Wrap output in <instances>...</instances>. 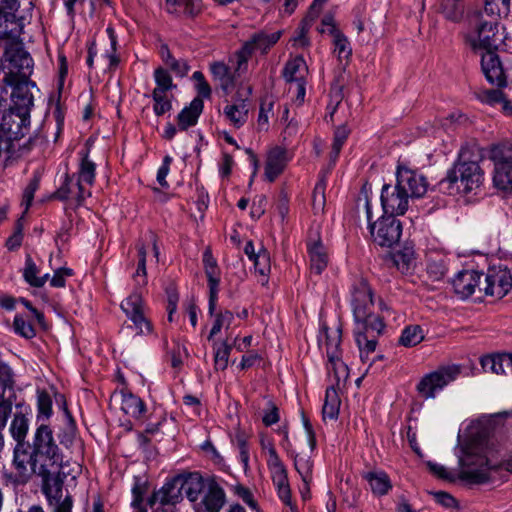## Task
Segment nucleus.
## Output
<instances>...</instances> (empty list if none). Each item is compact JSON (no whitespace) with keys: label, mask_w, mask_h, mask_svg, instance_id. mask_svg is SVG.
I'll return each instance as SVG.
<instances>
[{"label":"nucleus","mask_w":512,"mask_h":512,"mask_svg":"<svg viewBox=\"0 0 512 512\" xmlns=\"http://www.w3.org/2000/svg\"><path fill=\"white\" fill-rule=\"evenodd\" d=\"M461 374V366L457 364L439 366L436 370L425 374L416 385L419 396L425 400L434 399L438 392L455 381Z\"/></svg>","instance_id":"10"},{"label":"nucleus","mask_w":512,"mask_h":512,"mask_svg":"<svg viewBox=\"0 0 512 512\" xmlns=\"http://www.w3.org/2000/svg\"><path fill=\"white\" fill-rule=\"evenodd\" d=\"M307 251L310 258L311 272L320 275L326 269L329 261L326 247L320 238L309 239Z\"/></svg>","instance_id":"26"},{"label":"nucleus","mask_w":512,"mask_h":512,"mask_svg":"<svg viewBox=\"0 0 512 512\" xmlns=\"http://www.w3.org/2000/svg\"><path fill=\"white\" fill-rule=\"evenodd\" d=\"M16 398L15 392H12L7 397L0 395V431L2 432L7 425L9 417L13 414V406L17 403Z\"/></svg>","instance_id":"51"},{"label":"nucleus","mask_w":512,"mask_h":512,"mask_svg":"<svg viewBox=\"0 0 512 512\" xmlns=\"http://www.w3.org/2000/svg\"><path fill=\"white\" fill-rule=\"evenodd\" d=\"M274 98L271 95H265L261 98L259 114L257 119V128L260 131H268L269 119L273 116Z\"/></svg>","instance_id":"43"},{"label":"nucleus","mask_w":512,"mask_h":512,"mask_svg":"<svg viewBox=\"0 0 512 512\" xmlns=\"http://www.w3.org/2000/svg\"><path fill=\"white\" fill-rule=\"evenodd\" d=\"M280 420V413L279 408L277 405L271 401L268 400L267 407L264 410L263 416H262V422L266 427H270Z\"/></svg>","instance_id":"60"},{"label":"nucleus","mask_w":512,"mask_h":512,"mask_svg":"<svg viewBox=\"0 0 512 512\" xmlns=\"http://www.w3.org/2000/svg\"><path fill=\"white\" fill-rule=\"evenodd\" d=\"M3 57L9 64H29L33 61L19 36H12L5 40Z\"/></svg>","instance_id":"25"},{"label":"nucleus","mask_w":512,"mask_h":512,"mask_svg":"<svg viewBox=\"0 0 512 512\" xmlns=\"http://www.w3.org/2000/svg\"><path fill=\"white\" fill-rule=\"evenodd\" d=\"M138 263L136 271L133 273L132 278L135 282V286L145 287L148 283L147 270H146V256L147 250L146 245L142 240H139L136 244Z\"/></svg>","instance_id":"40"},{"label":"nucleus","mask_w":512,"mask_h":512,"mask_svg":"<svg viewBox=\"0 0 512 512\" xmlns=\"http://www.w3.org/2000/svg\"><path fill=\"white\" fill-rule=\"evenodd\" d=\"M502 88L498 89H483L477 92V99L482 103L495 106L498 104L502 105V110L505 114L512 116V101L505 98L504 93L501 91Z\"/></svg>","instance_id":"32"},{"label":"nucleus","mask_w":512,"mask_h":512,"mask_svg":"<svg viewBox=\"0 0 512 512\" xmlns=\"http://www.w3.org/2000/svg\"><path fill=\"white\" fill-rule=\"evenodd\" d=\"M329 34L333 37L334 53L337 54L339 61L348 60L352 54V49L347 37L339 30H329Z\"/></svg>","instance_id":"44"},{"label":"nucleus","mask_w":512,"mask_h":512,"mask_svg":"<svg viewBox=\"0 0 512 512\" xmlns=\"http://www.w3.org/2000/svg\"><path fill=\"white\" fill-rule=\"evenodd\" d=\"M285 150L274 148L268 155L264 176L269 182H273L284 170L286 165Z\"/></svg>","instance_id":"30"},{"label":"nucleus","mask_w":512,"mask_h":512,"mask_svg":"<svg viewBox=\"0 0 512 512\" xmlns=\"http://www.w3.org/2000/svg\"><path fill=\"white\" fill-rule=\"evenodd\" d=\"M13 327L16 334L31 339L36 335L34 326L30 321H27L23 316L16 315L13 321Z\"/></svg>","instance_id":"56"},{"label":"nucleus","mask_w":512,"mask_h":512,"mask_svg":"<svg viewBox=\"0 0 512 512\" xmlns=\"http://www.w3.org/2000/svg\"><path fill=\"white\" fill-rule=\"evenodd\" d=\"M410 197L398 189V185L385 184L381 191V205L387 215H404L409 207Z\"/></svg>","instance_id":"20"},{"label":"nucleus","mask_w":512,"mask_h":512,"mask_svg":"<svg viewBox=\"0 0 512 512\" xmlns=\"http://www.w3.org/2000/svg\"><path fill=\"white\" fill-rule=\"evenodd\" d=\"M341 400L334 385L329 386L325 392L324 405L322 408L323 419L336 420L339 415Z\"/></svg>","instance_id":"36"},{"label":"nucleus","mask_w":512,"mask_h":512,"mask_svg":"<svg viewBox=\"0 0 512 512\" xmlns=\"http://www.w3.org/2000/svg\"><path fill=\"white\" fill-rule=\"evenodd\" d=\"M121 410L134 419H141L147 411L145 402L131 391H121Z\"/></svg>","instance_id":"28"},{"label":"nucleus","mask_w":512,"mask_h":512,"mask_svg":"<svg viewBox=\"0 0 512 512\" xmlns=\"http://www.w3.org/2000/svg\"><path fill=\"white\" fill-rule=\"evenodd\" d=\"M370 234L377 245L390 248L399 242L402 224L392 215L382 216L371 227Z\"/></svg>","instance_id":"15"},{"label":"nucleus","mask_w":512,"mask_h":512,"mask_svg":"<svg viewBox=\"0 0 512 512\" xmlns=\"http://www.w3.org/2000/svg\"><path fill=\"white\" fill-rule=\"evenodd\" d=\"M182 495L185 494L190 502L196 503L206 486V477L199 472H189L176 475Z\"/></svg>","instance_id":"22"},{"label":"nucleus","mask_w":512,"mask_h":512,"mask_svg":"<svg viewBox=\"0 0 512 512\" xmlns=\"http://www.w3.org/2000/svg\"><path fill=\"white\" fill-rule=\"evenodd\" d=\"M36 408L37 425L40 423H47L53 415V400L52 396L46 390H37Z\"/></svg>","instance_id":"38"},{"label":"nucleus","mask_w":512,"mask_h":512,"mask_svg":"<svg viewBox=\"0 0 512 512\" xmlns=\"http://www.w3.org/2000/svg\"><path fill=\"white\" fill-rule=\"evenodd\" d=\"M393 263L401 272H407L414 262V251L410 247H404L393 254Z\"/></svg>","instance_id":"52"},{"label":"nucleus","mask_w":512,"mask_h":512,"mask_svg":"<svg viewBox=\"0 0 512 512\" xmlns=\"http://www.w3.org/2000/svg\"><path fill=\"white\" fill-rule=\"evenodd\" d=\"M396 184L398 189L407 194L410 199L421 198L428 188L426 178L418 171L405 164H399L396 170Z\"/></svg>","instance_id":"16"},{"label":"nucleus","mask_w":512,"mask_h":512,"mask_svg":"<svg viewBox=\"0 0 512 512\" xmlns=\"http://www.w3.org/2000/svg\"><path fill=\"white\" fill-rule=\"evenodd\" d=\"M326 187H327L326 174L323 173L320 175V177L314 187L313 193H312V208L316 214L324 211L325 204H326V197H325Z\"/></svg>","instance_id":"46"},{"label":"nucleus","mask_w":512,"mask_h":512,"mask_svg":"<svg viewBox=\"0 0 512 512\" xmlns=\"http://www.w3.org/2000/svg\"><path fill=\"white\" fill-rule=\"evenodd\" d=\"M152 99L154 101L153 111L156 116H162L172 109L171 101L166 97L165 92H161L160 89L152 91Z\"/></svg>","instance_id":"53"},{"label":"nucleus","mask_w":512,"mask_h":512,"mask_svg":"<svg viewBox=\"0 0 512 512\" xmlns=\"http://www.w3.org/2000/svg\"><path fill=\"white\" fill-rule=\"evenodd\" d=\"M214 365L216 370L224 371L228 367V359L232 350V345L227 341L221 344H214Z\"/></svg>","instance_id":"50"},{"label":"nucleus","mask_w":512,"mask_h":512,"mask_svg":"<svg viewBox=\"0 0 512 512\" xmlns=\"http://www.w3.org/2000/svg\"><path fill=\"white\" fill-rule=\"evenodd\" d=\"M234 493L241 498L249 507H251L254 510L258 509V504L255 501L251 491L249 488L243 486V485H236L234 487Z\"/></svg>","instance_id":"64"},{"label":"nucleus","mask_w":512,"mask_h":512,"mask_svg":"<svg viewBox=\"0 0 512 512\" xmlns=\"http://www.w3.org/2000/svg\"><path fill=\"white\" fill-rule=\"evenodd\" d=\"M142 288L143 287L135 286V290L121 302V310L127 317L145 311V304L141 292Z\"/></svg>","instance_id":"39"},{"label":"nucleus","mask_w":512,"mask_h":512,"mask_svg":"<svg viewBox=\"0 0 512 512\" xmlns=\"http://www.w3.org/2000/svg\"><path fill=\"white\" fill-rule=\"evenodd\" d=\"M313 24L307 20H301L298 27L294 31L293 36L290 39V43L295 48H304L310 45L308 38V32Z\"/></svg>","instance_id":"49"},{"label":"nucleus","mask_w":512,"mask_h":512,"mask_svg":"<svg viewBox=\"0 0 512 512\" xmlns=\"http://www.w3.org/2000/svg\"><path fill=\"white\" fill-rule=\"evenodd\" d=\"M364 478L368 481L374 494L385 495L392 488L388 475L383 472H368Z\"/></svg>","instance_id":"41"},{"label":"nucleus","mask_w":512,"mask_h":512,"mask_svg":"<svg viewBox=\"0 0 512 512\" xmlns=\"http://www.w3.org/2000/svg\"><path fill=\"white\" fill-rule=\"evenodd\" d=\"M488 158L494 164L495 187L512 192V141L504 140L491 144L488 148Z\"/></svg>","instance_id":"9"},{"label":"nucleus","mask_w":512,"mask_h":512,"mask_svg":"<svg viewBox=\"0 0 512 512\" xmlns=\"http://www.w3.org/2000/svg\"><path fill=\"white\" fill-rule=\"evenodd\" d=\"M252 261L254 263L255 270L260 275L266 276L269 274L271 269L270 254L266 249L261 248Z\"/></svg>","instance_id":"57"},{"label":"nucleus","mask_w":512,"mask_h":512,"mask_svg":"<svg viewBox=\"0 0 512 512\" xmlns=\"http://www.w3.org/2000/svg\"><path fill=\"white\" fill-rule=\"evenodd\" d=\"M169 12L183 11L184 14L194 17L198 15L202 9L201 0H166Z\"/></svg>","instance_id":"42"},{"label":"nucleus","mask_w":512,"mask_h":512,"mask_svg":"<svg viewBox=\"0 0 512 512\" xmlns=\"http://www.w3.org/2000/svg\"><path fill=\"white\" fill-rule=\"evenodd\" d=\"M133 323V328L138 335L147 336L153 333V326L150 320L145 316V311L127 317Z\"/></svg>","instance_id":"55"},{"label":"nucleus","mask_w":512,"mask_h":512,"mask_svg":"<svg viewBox=\"0 0 512 512\" xmlns=\"http://www.w3.org/2000/svg\"><path fill=\"white\" fill-rule=\"evenodd\" d=\"M32 73L33 66H8V71H5L3 78L4 84L12 88L11 105L4 115H17L28 127H30V112L34 106L32 89L39 91L36 83L30 79Z\"/></svg>","instance_id":"4"},{"label":"nucleus","mask_w":512,"mask_h":512,"mask_svg":"<svg viewBox=\"0 0 512 512\" xmlns=\"http://www.w3.org/2000/svg\"><path fill=\"white\" fill-rule=\"evenodd\" d=\"M91 196V191L86 189L77 179L75 174H65L63 183L53 193L52 198L60 201H68L69 205L78 208L83 205L86 198Z\"/></svg>","instance_id":"17"},{"label":"nucleus","mask_w":512,"mask_h":512,"mask_svg":"<svg viewBox=\"0 0 512 512\" xmlns=\"http://www.w3.org/2000/svg\"><path fill=\"white\" fill-rule=\"evenodd\" d=\"M511 0H485L484 15L488 18L507 17L510 13Z\"/></svg>","instance_id":"45"},{"label":"nucleus","mask_w":512,"mask_h":512,"mask_svg":"<svg viewBox=\"0 0 512 512\" xmlns=\"http://www.w3.org/2000/svg\"><path fill=\"white\" fill-rule=\"evenodd\" d=\"M481 365L485 371H490L497 375H507L512 373V355H490L481 359Z\"/></svg>","instance_id":"29"},{"label":"nucleus","mask_w":512,"mask_h":512,"mask_svg":"<svg viewBox=\"0 0 512 512\" xmlns=\"http://www.w3.org/2000/svg\"><path fill=\"white\" fill-rule=\"evenodd\" d=\"M73 275V270L70 268L62 267L57 269L51 280L50 285L55 288H62L66 285V277H70Z\"/></svg>","instance_id":"63"},{"label":"nucleus","mask_w":512,"mask_h":512,"mask_svg":"<svg viewBox=\"0 0 512 512\" xmlns=\"http://www.w3.org/2000/svg\"><path fill=\"white\" fill-rule=\"evenodd\" d=\"M483 158V149L476 141L465 143L444 180L450 184L460 181L466 193L479 188L484 180V172L479 165Z\"/></svg>","instance_id":"6"},{"label":"nucleus","mask_w":512,"mask_h":512,"mask_svg":"<svg viewBox=\"0 0 512 512\" xmlns=\"http://www.w3.org/2000/svg\"><path fill=\"white\" fill-rule=\"evenodd\" d=\"M155 82L157 84L155 89H160L161 92H167L175 87L170 73L163 67L159 66L154 72Z\"/></svg>","instance_id":"58"},{"label":"nucleus","mask_w":512,"mask_h":512,"mask_svg":"<svg viewBox=\"0 0 512 512\" xmlns=\"http://www.w3.org/2000/svg\"><path fill=\"white\" fill-rule=\"evenodd\" d=\"M322 333L324 337V342L322 338H320L319 341L326 347V354L329 361L327 369L329 373H334V376L338 383L341 377L347 376V367L341 360V329L337 328L335 330L330 331L327 327H323Z\"/></svg>","instance_id":"12"},{"label":"nucleus","mask_w":512,"mask_h":512,"mask_svg":"<svg viewBox=\"0 0 512 512\" xmlns=\"http://www.w3.org/2000/svg\"><path fill=\"white\" fill-rule=\"evenodd\" d=\"M56 402L62 405L66 418L65 427L58 433L57 442L54 431L48 423L36 426L24 446L12 455V466L15 474H5V478L13 484L26 483L30 474L41 480V493L45 497L50 512H73L74 499L66 490L64 483L66 473L63 471L64 453L60 445L70 449L77 439V425L69 411L66 399L62 394H55Z\"/></svg>","instance_id":"1"},{"label":"nucleus","mask_w":512,"mask_h":512,"mask_svg":"<svg viewBox=\"0 0 512 512\" xmlns=\"http://www.w3.org/2000/svg\"><path fill=\"white\" fill-rule=\"evenodd\" d=\"M214 77L219 81L220 87L231 91L242 80L247 66H210Z\"/></svg>","instance_id":"24"},{"label":"nucleus","mask_w":512,"mask_h":512,"mask_svg":"<svg viewBox=\"0 0 512 512\" xmlns=\"http://www.w3.org/2000/svg\"><path fill=\"white\" fill-rule=\"evenodd\" d=\"M32 416V409L25 401L15 403L14 412L9 425V434L15 441L12 455H15L19 450L18 448L25 445L30 429V421Z\"/></svg>","instance_id":"13"},{"label":"nucleus","mask_w":512,"mask_h":512,"mask_svg":"<svg viewBox=\"0 0 512 512\" xmlns=\"http://www.w3.org/2000/svg\"><path fill=\"white\" fill-rule=\"evenodd\" d=\"M281 35L282 31L280 30L271 33L267 31L253 33L237 52V64H246L253 55L266 54L279 41Z\"/></svg>","instance_id":"11"},{"label":"nucleus","mask_w":512,"mask_h":512,"mask_svg":"<svg viewBox=\"0 0 512 512\" xmlns=\"http://www.w3.org/2000/svg\"><path fill=\"white\" fill-rule=\"evenodd\" d=\"M512 289V275L509 270L490 268L484 273L480 288V297L503 298Z\"/></svg>","instance_id":"14"},{"label":"nucleus","mask_w":512,"mask_h":512,"mask_svg":"<svg viewBox=\"0 0 512 512\" xmlns=\"http://www.w3.org/2000/svg\"><path fill=\"white\" fill-rule=\"evenodd\" d=\"M227 502L226 492L215 475L206 477V486L198 503L203 512H220Z\"/></svg>","instance_id":"18"},{"label":"nucleus","mask_w":512,"mask_h":512,"mask_svg":"<svg viewBox=\"0 0 512 512\" xmlns=\"http://www.w3.org/2000/svg\"><path fill=\"white\" fill-rule=\"evenodd\" d=\"M483 272L476 270H463L452 279L451 284L455 294L461 299H467L474 293L480 294Z\"/></svg>","instance_id":"21"},{"label":"nucleus","mask_w":512,"mask_h":512,"mask_svg":"<svg viewBox=\"0 0 512 512\" xmlns=\"http://www.w3.org/2000/svg\"><path fill=\"white\" fill-rule=\"evenodd\" d=\"M459 478L469 484H485L492 480L491 473L501 467L500 463L491 461L486 455L474 452L472 448L460 459Z\"/></svg>","instance_id":"8"},{"label":"nucleus","mask_w":512,"mask_h":512,"mask_svg":"<svg viewBox=\"0 0 512 512\" xmlns=\"http://www.w3.org/2000/svg\"><path fill=\"white\" fill-rule=\"evenodd\" d=\"M21 26L14 13L8 8L0 7V40H6L12 36H19Z\"/></svg>","instance_id":"33"},{"label":"nucleus","mask_w":512,"mask_h":512,"mask_svg":"<svg viewBox=\"0 0 512 512\" xmlns=\"http://www.w3.org/2000/svg\"><path fill=\"white\" fill-rule=\"evenodd\" d=\"M469 27L473 34L468 37V42L472 54L479 57L480 64H502L497 54L502 42L498 33V19L488 18L484 12L477 10L469 16Z\"/></svg>","instance_id":"3"},{"label":"nucleus","mask_w":512,"mask_h":512,"mask_svg":"<svg viewBox=\"0 0 512 512\" xmlns=\"http://www.w3.org/2000/svg\"><path fill=\"white\" fill-rule=\"evenodd\" d=\"M424 339L423 330L419 325L407 326L401 333L399 344L405 347H413Z\"/></svg>","instance_id":"47"},{"label":"nucleus","mask_w":512,"mask_h":512,"mask_svg":"<svg viewBox=\"0 0 512 512\" xmlns=\"http://www.w3.org/2000/svg\"><path fill=\"white\" fill-rule=\"evenodd\" d=\"M179 478L174 476L171 480L167 481L160 489L155 490L147 500V505L154 509L172 510L176 504L183 500L182 492L179 487Z\"/></svg>","instance_id":"19"},{"label":"nucleus","mask_w":512,"mask_h":512,"mask_svg":"<svg viewBox=\"0 0 512 512\" xmlns=\"http://www.w3.org/2000/svg\"><path fill=\"white\" fill-rule=\"evenodd\" d=\"M204 102L200 97H195L189 104L184 107L177 116V123L180 130H187L189 127L195 126L203 112Z\"/></svg>","instance_id":"27"},{"label":"nucleus","mask_w":512,"mask_h":512,"mask_svg":"<svg viewBox=\"0 0 512 512\" xmlns=\"http://www.w3.org/2000/svg\"><path fill=\"white\" fill-rule=\"evenodd\" d=\"M202 261L209 287L208 313L209 315L215 317L212 328L208 335V340H211L221 331L223 327L226 329L230 327L234 319V314L229 310L216 312L221 271L210 247H207L203 252Z\"/></svg>","instance_id":"7"},{"label":"nucleus","mask_w":512,"mask_h":512,"mask_svg":"<svg viewBox=\"0 0 512 512\" xmlns=\"http://www.w3.org/2000/svg\"><path fill=\"white\" fill-rule=\"evenodd\" d=\"M80 155L81 160L76 179L83 185L92 186L96 177V164L89 159L88 151H81Z\"/></svg>","instance_id":"35"},{"label":"nucleus","mask_w":512,"mask_h":512,"mask_svg":"<svg viewBox=\"0 0 512 512\" xmlns=\"http://www.w3.org/2000/svg\"><path fill=\"white\" fill-rule=\"evenodd\" d=\"M17 115H3L0 122V162L4 166L28 153L33 146L43 139L35 136L24 140L30 127L23 124Z\"/></svg>","instance_id":"5"},{"label":"nucleus","mask_w":512,"mask_h":512,"mask_svg":"<svg viewBox=\"0 0 512 512\" xmlns=\"http://www.w3.org/2000/svg\"><path fill=\"white\" fill-rule=\"evenodd\" d=\"M40 269L30 255L26 256L25 266L23 269L24 280L32 287L41 288L49 279V274L39 275Z\"/></svg>","instance_id":"37"},{"label":"nucleus","mask_w":512,"mask_h":512,"mask_svg":"<svg viewBox=\"0 0 512 512\" xmlns=\"http://www.w3.org/2000/svg\"><path fill=\"white\" fill-rule=\"evenodd\" d=\"M351 308L353 313V335L363 363L376 350L378 338L384 333L383 318L375 313L373 291L364 278L356 279L351 286Z\"/></svg>","instance_id":"2"},{"label":"nucleus","mask_w":512,"mask_h":512,"mask_svg":"<svg viewBox=\"0 0 512 512\" xmlns=\"http://www.w3.org/2000/svg\"><path fill=\"white\" fill-rule=\"evenodd\" d=\"M193 80L195 81V87L198 92V96L202 100L204 98L211 97V88L208 82L205 80L204 75L200 71H196L192 75Z\"/></svg>","instance_id":"61"},{"label":"nucleus","mask_w":512,"mask_h":512,"mask_svg":"<svg viewBox=\"0 0 512 512\" xmlns=\"http://www.w3.org/2000/svg\"><path fill=\"white\" fill-rule=\"evenodd\" d=\"M481 69L490 84L498 88L507 86V76L504 71V66H481Z\"/></svg>","instance_id":"48"},{"label":"nucleus","mask_w":512,"mask_h":512,"mask_svg":"<svg viewBox=\"0 0 512 512\" xmlns=\"http://www.w3.org/2000/svg\"><path fill=\"white\" fill-rule=\"evenodd\" d=\"M427 273L432 281L442 280L447 273L445 261L443 259L430 260L427 264Z\"/></svg>","instance_id":"59"},{"label":"nucleus","mask_w":512,"mask_h":512,"mask_svg":"<svg viewBox=\"0 0 512 512\" xmlns=\"http://www.w3.org/2000/svg\"><path fill=\"white\" fill-rule=\"evenodd\" d=\"M268 455L267 465L271 472L286 469L272 442H268Z\"/></svg>","instance_id":"62"},{"label":"nucleus","mask_w":512,"mask_h":512,"mask_svg":"<svg viewBox=\"0 0 512 512\" xmlns=\"http://www.w3.org/2000/svg\"><path fill=\"white\" fill-rule=\"evenodd\" d=\"M225 120L235 128L242 127L248 120V107L245 100L228 104L223 109Z\"/></svg>","instance_id":"31"},{"label":"nucleus","mask_w":512,"mask_h":512,"mask_svg":"<svg viewBox=\"0 0 512 512\" xmlns=\"http://www.w3.org/2000/svg\"><path fill=\"white\" fill-rule=\"evenodd\" d=\"M438 11L446 20L459 23L465 14L464 0H440Z\"/></svg>","instance_id":"34"},{"label":"nucleus","mask_w":512,"mask_h":512,"mask_svg":"<svg viewBox=\"0 0 512 512\" xmlns=\"http://www.w3.org/2000/svg\"><path fill=\"white\" fill-rule=\"evenodd\" d=\"M307 74L308 66H285L283 70V77L290 84L289 91L295 92L299 105L305 99Z\"/></svg>","instance_id":"23"},{"label":"nucleus","mask_w":512,"mask_h":512,"mask_svg":"<svg viewBox=\"0 0 512 512\" xmlns=\"http://www.w3.org/2000/svg\"><path fill=\"white\" fill-rule=\"evenodd\" d=\"M15 385L14 372L12 368L0 358V395L9 389L13 390Z\"/></svg>","instance_id":"54"}]
</instances>
